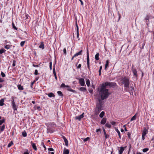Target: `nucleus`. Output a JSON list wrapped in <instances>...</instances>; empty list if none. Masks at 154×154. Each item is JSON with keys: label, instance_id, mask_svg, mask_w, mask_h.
<instances>
[{"label": "nucleus", "instance_id": "nucleus-63", "mask_svg": "<svg viewBox=\"0 0 154 154\" xmlns=\"http://www.w3.org/2000/svg\"><path fill=\"white\" fill-rule=\"evenodd\" d=\"M77 37L78 38L79 37V33L78 32H77Z\"/></svg>", "mask_w": 154, "mask_h": 154}, {"label": "nucleus", "instance_id": "nucleus-14", "mask_svg": "<svg viewBox=\"0 0 154 154\" xmlns=\"http://www.w3.org/2000/svg\"><path fill=\"white\" fill-rule=\"evenodd\" d=\"M31 144L32 145V148L35 150L36 151L37 150V148L35 143H33L32 142V141H31Z\"/></svg>", "mask_w": 154, "mask_h": 154}, {"label": "nucleus", "instance_id": "nucleus-28", "mask_svg": "<svg viewBox=\"0 0 154 154\" xmlns=\"http://www.w3.org/2000/svg\"><path fill=\"white\" fill-rule=\"evenodd\" d=\"M105 114V112H104L103 111H102V112L100 113V115H99V116L101 118H102L104 115Z\"/></svg>", "mask_w": 154, "mask_h": 154}, {"label": "nucleus", "instance_id": "nucleus-56", "mask_svg": "<svg viewBox=\"0 0 154 154\" xmlns=\"http://www.w3.org/2000/svg\"><path fill=\"white\" fill-rule=\"evenodd\" d=\"M48 150L51 151H53L54 150V149L52 148H48Z\"/></svg>", "mask_w": 154, "mask_h": 154}, {"label": "nucleus", "instance_id": "nucleus-20", "mask_svg": "<svg viewBox=\"0 0 154 154\" xmlns=\"http://www.w3.org/2000/svg\"><path fill=\"white\" fill-rule=\"evenodd\" d=\"M17 87L18 89L20 90H23L24 88L23 87L20 85H18Z\"/></svg>", "mask_w": 154, "mask_h": 154}, {"label": "nucleus", "instance_id": "nucleus-37", "mask_svg": "<svg viewBox=\"0 0 154 154\" xmlns=\"http://www.w3.org/2000/svg\"><path fill=\"white\" fill-rule=\"evenodd\" d=\"M6 51L3 48H2L0 50V54H2L4 51Z\"/></svg>", "mask_w": 154, "mask_h": 154}, {"label": "nucleus", "instance_id": "nucleus-48", "mask_svg": "<svg viewBox=\"0 0 154 154\" xmlns=\"http://www.w3.org/2000/svg\"><path fill=\"white\" fill-rule=\"evenodd\" d=\"M1 75H2V77H5V74L2 72H1Z\"/></svg>", "mask_w": 154, "mask_h": 154}, {"label": "nucleus", "instance_id": "nucleus-64", "mask_svg": "<svg viewBox=\"0 0 154 154\" xmlns=\"http://www.w3.org/2000/svg\"><path fill=\"white\" fill-rule=\"evenodd\" d=\"M79 1H80V2L81 3V4L82 5H83V2L82 1V0H79Z\"/></svg>", "mask_w": 154, "mask_h": 154}, {"label": "nucleus", "instance_id": "nucleus-50", "mask_svg": "<svg viewBox=\"0 0 154 154\" xmlns=\"http://www.w3.org/2000/svg\"><path fill=\"white\" fill-rule=\"evenodd\" d=\"M50 65H49V67H50V70H51L52 69V62H51L50 63Z\"/></svg>", "mask_w": 154, "mask_h": 154}, {"label": "nucleus", "instance_id": "nucleus-40", "mask_svg": "<svg viewBox=\"0 0 154 154\" xmlns=\"http://www.w3.org/2000/svg\"><path fill=\"white\" fill-rule=\"evenodd\" d=\"M149 150V149L148 148H146L144 149L143 150V152H145Z\"/></svg>", "mask_w": 154, "mask_h": 154}, {"label": "nucleus", "instance_id": "nucleus-15", "mask_svg": "<svg viewBox=\"0 0 154 154\" xmlns=\"http://www.w3.org/2000/svg\"><path fill=\"white\" fill-rule=\"evenodd\" d=\"M106 118H103L101 121L100 123L101 124L104 125L106 122Z\"/></svg>", "mask_w": 154, "mask_h": 154}, {"label": "nucleus", "instance_id": "nucleus-36", "mask_svg": "<svg viewBox=\"0 0 154 154\" xmlns=\"http://www.w3.org/2000/svg\"><path fill=\"white\" fill-rule=\"evenodd\" d=\"M13 144V143L12 141H11L10 143H9L8 145V147H10L11 145Z\"/></svg>", "mask_w": 154, "mask_h": 154}, {"label": "nucleus", "instance_id": "nucleus-27", "mask_svg": "<svg viewBox=\"0 0 154 154\" xmlns=\"http://www.w3.org/2000/svg\"><path fill=\"white\" fill-rule=\"evenodd\" d=\"M106 63L105 64V69H106V68L108 67L109 65V60H106Z\"/></svg>", "mask_w": 154, "mask_h": 154}, {"label": "nucleus", "instance_id": "nucleus-44", "mask_svg": "<svg viewBox=\"0 0 154 154\" xmlns=\"http://www.w3.org/2000/svg\"><path fill=\"white\" fill-rule=\"evenodd\" d=\"M5 125H3L2 127H1V130L2 131H4V130L5 129Z\"/></svg>", "mask_w": 154, "mask_h": 154}, {"label": "nucleus", "instance_id": "nucleus-53", "mask_svg": "<svg viewBox=\"0 0 154 154\" xmlns=\"http://www.w3.org/2000/svg\"><path fill=\"white\" fill-rule=\"evenodd\" d=\"M53 73L54 75L56 74V72H55V68L54 67L53 68Z\"/></svg>", "mask_w": 154, "mask_h": 154}, {"label": "nucleus", "instance_id": "nucleus-17", "mask_svg": "<svg viewBox=\"0 0 154 154\" xmlns=\"http://www.w3.org/2000/svg\"><path fill=\"white\" fill-rule=\"evenodd\" d=\"M39 47L42 49H43L44 48V45L43 42L41 43L40 45L39 46Z\"/></svg>", "mask_w": 154, "mask_h": 154}, {"label": "nucleus", "instance_id": "nucleus-9", "mask_svg": "<svg viewBox=\"0 0 154 154\" xmlns=\"http://www.w3.org/2000/svg\"><path fill=\"white\" fill-rule=\"evenodd\" d=\"M79 80L80 85L82 86H84L85 85L84 79L83 78H80L79 79Z\"/></svg>", "mask_w": 154, "mask_h": 154}, {"label": "nucleus", "instance_id": "nucleus-32", "mask_svg": "<svg viewBox=\"0 0 154 154\" xmlns=\"http://www.w3.org/2000/svg\"><path fill=\"white\" fill-rule=\"evenodd\" d=\"M102 68V66H101L100 67V69L99 70V75H100L101 74V71Z\"/></svg>", "mask_w": 154, "mask_h": 154}, {"label": "nucleus", "instance_id": "nucleus-2", "mask_svg": "<svg viewBox=\"0 0 154 154\" xmlns=\"http://www.w3.org/2000/svg\"><path fill=\"white\" fill-rule=\"evenodd\" d=\"M122 83L123 84H124V87L128 88H129L130 82L129 78L126 77H124L122 78L121 79Z\"/></svg>", "mask_w": 154, "mask_h": 154}, {"label": "nucleus", "instance_id": "nucleus-51", "mask_svg": "<svg viewBox=\"0 0 154 154\" xmlns=\"http://www.w3.org/2000/svg\"><path fill=\"white\" fill-rule=\"evenodd\" d=\"M34 74L35 75H37L38 74V70L37 69H35V71Z\"/></svg>", "mask_w": 154, "mask_h": 154}, {"label": "nucleus", "instance_id": "nucleus-55", "mask_svg": "<svg viewBox=\"0 0 154 154\" xmlns=\"http://www.w3.org/2000/svg\"><path fill=\"white\" fill-rule=\"evenodd\" d=\"M35 82V81H34L33 82H32L31 83V85H30V87H31V88H32V86H33V84H34V82Z\"/></svg>", "mask_w": 154, "mask_h": 154}, {"label": "nucleus", "instance_id": "nucleus-47", "mask_svg": "<svg viewBox=\"0 0 154 154\" xmlns=\"http://www.w3.org/2000/svg\"><path fill=\"white\" fill-rule=\"evenodd\" d=\"M66 85L64 83H62V84L61 85V87H62V88H65V87H66Z\"/></svg>", "mask_w": 154, "mask_h": 154}, {"label": "nucleus", "instance_id": "nucleus-38", "mask_svg": "<svg viewBox=\"0 0 154 154\" xmlns=\"http://www.w3.org/2000/svg\"><path fill=\"white\" fill-rule=\"evenodd\" d=\"M105 126L106 127H107L109 128H110V127H111V125L108 123H107L106 124Z\"/></svg>", "mask_w": 154, "mask_h": 154}, {"label": "nucleus", "instance_id": "nucleus-57", "mask_svg": "<svg viewBox=\"0 0 154 154\" xmlns=\"http://www.w3.org/2000/svg\"><path fill=\"white\" fill-rule=\"evenodd\" d=\"M81 66V64H79L78 66L77 67V68L78 69H80Z\"/></svg>", "mask_w": 154, "mask_h": 154}, {"label": "nucleus", "instance_id": "nucleus-26", "mask_svg": "<svg viewBox=\"0 0 154 154\" xmlns=\"http://www.w3.org/2000/svg\"><path fill=\"white\" fill-rule=\"evenodd\" d=\"M79 90L80 91L83 92H85L86 90V88L84 87H81Z\"/></svg>", "mask_w": 154, "mask_h": 154}, {"label": "nucleus", "instance_id": "nucleus-25", "mask_svg": "<svg viewBox=\"0 0 154 154\" xmlns=\"http://www.w3.org/2000/svg\"><path fill=\"white\" fill-rule=\"evenodd\" d=\"M86 83L87 85L89 87L90 85V82L89 80L88 79H86Z\"/></svg>", "mask_w": 154, "mask_h": 154}, {"label": "nucleus", "instance_id": "nucleus-7", "mask_svg": "<svg viewBox=\"0 0 154 154\" xmlns=\"http://www.w3.org/2000/svg\"><path fill=\"white\" fill-rule=\"evenodd\" d=\"M131 70L133 73L134 75L137 77V74L136 69L135 68H134L133 66Z\"/></svg>", "mask_w": 154, "mask_h": 154}, {"label": "nucleus", "instance_id": "nucleus-59", "mask_svg": "<svg viewBox=\"0 0 154 154\" xmlns=\"http://www.w3.org/2000/svg\"><path fill=\"white\" fill-rule=\"evenodd\" d=\"M4 81V80L2 79V78L0 77V83Z\"/></svg>", "mask_w": 154, "mask_h": 154}, {"label": "nucleus", "instance_id": "nucleus-8", "mask_svg": "<svg viewBox=\"0 0 154 154\" xmlns=\"http://www.w3.org/2000/svg\"><path fill=\"white\" fill-rule=\"evenodd\" d=\"M14 97H12V107L14 110H17V108L16 107V105L14 102Z\"/></svg>", "mask_w": 154, "mask_h": 154}, {"label": "nucleus", "instance_id": "nucleus-1", "mask_svg": "<svg viewBox=\"0 0 154 154\" xmlns=\"http://www.w3.org/2000/svg\"><path fill=\"white\" fill-rule=\"evenodd\" d=\"M98 90L102 99H106L110 94L108 91V89L105 88L103 85H101L100 89H99L98 88Z\"/></svg>", "mask_w": 154, "mask_h": 154}, {"label": "nucleus", "instance_id": "nucleus-49", "mask_svg": "<svg viewBox=\"0 0 154 154\" xmlns=\"http://www.w3.org/2000/svg\"><path fill=\"white\" fill-rule=\"evenodd\" d=\"M12 26L13 28L14 29L17 30V28L15 26L14 24L13 23H12Z\"/></svg>", "mask_w": 154, "mask_h": 154}, {"label": "nucleus", "instance_id": "nucleus-45", "mask_svg": "<svg viewBox=\"0 0 154 154\" xmlns=\"http://www.w3.org/2000/svg\"><path fill=\"white\" fill-rule=\"evenodd\" d=\"M10 45H7L5 47V48L7 49H8L10 48Z\"/></svg>", "mask_w": 154, "mask_h": 154}, {"label": "nucleus", "instance_id": "nucleus-12", "mask_svg": "<svg viewBox=\"0 0 154 154\" xmlns=\"http://www.w3.org/2000/svg\"><path fill=\"white\" fill-rule=\"evenodd\" d=\"M66 88L67 89V90H68L69 91H71V92H73L76 93L75 91V90H72L71 88L70 87V86H69L66 85Z\"/></svg>", "mask_w": 154, "mask_h": 154}, {"label": "nucleus", "instance_id": "nucleus-18", "mask_svg": "<svg viewBox=\"0 0 154 154\" xmlns=\"http://www.w3.org/2000/svg\"><path fill=\"white\" fill-rule=\"evenodd\" d=\"M137 113H136L131 118V121H132L136 120V115Z\"/></svg>", "mask_w": 154, "mask_h": 154}, {"label": "nucleus", "instance_id": "nucleus-42", "mask_svg": "<svg viewBox=\"0 0 154 154\" xmlns=\"http://www.w3.org/2000/svg\"><path fill=\"white\" fill-rule=\"evenodd\" d=\"M89 139H90V138L89 137H86V138L84 139L83 140V141L84 142H85L88 141V140Z\"/></svg>", "mask_w": 154, "mask_h": 154}, {"label": "nucleus", "instance_id": "nucleus-43", "mask_svg": "<svg viewBox=\"0 0 154 154\" xmlns=\"http://www.w3.org/2000/svg\"><path fill=\"white\" fill-rule=\"evenodd\" d=\"M104 134L106 139L109 137V135H107L106 134V133H104Z\"/></svg>", "mask_w": 154, "mask_h": 154}, {"label": "nucleus", "instance_id": "nucleus-11", "mask_svg": "<svg viewBox=\"0 0 154 154\" xmlns=\"http://www.w3.org/2000/svg\"><path fill=\"white\" fill-rule=\"evenodd\" d=\"M84 114V113H83L80 116H76L75 117V119L76 120H78L79 121L83 117Z\"/></svg>", "mask_w": 154, "mask_h": 154}, {"label": "nucleus", "instance_id": "nucleus-5", "mask_svg": "<svg viewBox=\"0 0 154 154\" xmlns=\"http://www.w3.org/2000/svg\"><path fill=\"white\" fill-rule=\"evenodd\" d=\"M147 133L148 130L145 128L142 133V138L143 140H144L145 139V136Z\"/></svg>", "mask_w": 154, "mask_h": 154}, {"label": "nucleus", "instance_id": "nucleus-3", "mask_svg": "<svg viewBox=\"0 0 154 154\" xmlns=\"http://www.w3.org/2000/svg\"><path fill=\"white\" fill-rule=\"evenodd\" d=\"M101 85H103V86H104L106 88H107V86H109L110 87H115L117 85L116 83L113 82H106L102 84Z\"/></svg>", "mask_w": 154, "mask_h": 154}, {"label": "nucleus", "instance_id": "nucleus-33", "mask_svg": "<svg viewBox=\"0 0 154 154\" xmlns=\"http://www.w3.org/2000/svg\"><path fill=\"white\" fill-rule=\"evenodd\" d=\"M5 120L4 119H3L1 120H0V125H2V123L5 122Z\"/></svg>", "mask_w": 154, "mask_h": 154}, {"label": "nucleus", "instance_id": "nucleus-30", "mask_svg": "<svg viewBox=\"0 0 154 154\" xmlns=\"http://www.w3.org/2000/svg\"><path fill=\"white\" fill-rule=\"evenodd\" d=\"M150 17V15H146V16L145 18V20H149Z\"/></svg>", "mask_w": 154, "mask_h": 154}, {"label": "nucleus", "instance_id": "nucleus-16", "mask_svg": "<svg viewBox=\"0 0 154 154\" xmlns=\"http://www.w3.org/2000/svg\"><path fill=\"white\" fill-rule=\"evenodd\" d=\"M69 151L68 149H64L63 150V154H69Z\"/></svg>", "mask_w": 154, "mask_h": 154}, {"label": "nucleus", "instance_id": "nucleus-23", "mask_svg": "<svg viewBox=\"0 0 154 154\" xmlns=\"http://www.w3.org/2000/svg\"><path fill=\"white\" fill-rule=\"evenodd\" d=\"M47 132L48 133H53V130L49 128V127H48L47 128Z\"/></svg>", "mask_w": 154, "mask_h": 154}, {"label": "nucleus", "instance_id": "nucleus-41", "mask_svg": "<svg viewBox=\"0 0 154 154\" xmlns=\"http://www.w3.org/2000/svg\"><path fill=\"white\" fill-rule=\"evenodd\" d=\"M41 145L43 146L44 148H45V150L46 149V148L45 146V145L44 143L43 142H42L41 143Z\"/></svg>", "mask_w": 154, "mask_h": 154}, {"label": "nucleus", "instance_id": "nucleus-61", "mask_svg": "<svg viewBox=\"0 0 154 154\" xmlns=\"http://www.w3.org/2000/svg\"><path fill=\"white\" fill-rule=\"evenodd\" d=\"M38 66H39V65H35L34 64H33V66L34 67H38Z\"/></svg>", "mask_w": 154, "mask_h": 154}, {"label": "nucleus", "instance_id": "nucleus-54", "mask_svg": "<svg viewBox=\"0 0 154 154\" xmlns=\"http://www.w3.org/2000/svg\"><path fill=\"white\" fill-rule=\"evenodd\" d=\"M131 134L129 132H128L127 133V135L128 136V137L129 138H130L131 137Z\"/></svg>", "mask_w": 154, "mask_h": 154}, {"label": "nucleus", "instance_id": "nucleus-39", "mask_svg": "<svg viewBox=\"0 0 154 154\" xmlns=\"http://www.w3.org/2000/svg\"><path fill=\"white\" fill-rule=\"evenodd\" d=\"M116 131L118 133V135H119L120 138H121V136H120V133L119 131L118 130V129H117L116 130Z\"/></svg>", "mask_w": 154, "mask_h": 154}, {"label": "nucleus", "instance_id": "nucleus-46", "mask_svg": "<svg viewBox=\"0 0 154 154\" xmlns=\"http://www.w3.org/2000/svg\"><path fill=\"white\" fill-rule=\"evenodd\" d=\"M25 41H22L20 43V45L23 47V46L24 44L25 43Z\"/></svg>", "mask_w": 154, "mask_h": 154}, {"label": "nucleus", "instance_id": "nucleus-24", "mask_svg": "<svg viewBox=\"0 0 154 154\" xmlns=\"http://www.w3.org/2000/svg\"><path fill=\"white\" fill-rule=\"evenodd\" d=\"M4 100L3 99H2L0 100V106H2L4 105Z\"/></svg>", "mask_w": 154, "mask_h": 154}, {"label": "nucleus", "instance_id": "nucleus-13", "mask_svg": "<svg viewBox=\"0 0 154 154\" xmlns=\"http://www.w3.org/2000/svg\"><path fill=\"white\" fill-rule=\"evenodd\" d=\"M126 147V146L124 147H120V149L119 150V154H122L123 153V151H124V149Z\"/></svg>", "mask_w": 154, "mask_h": 154}, {"label": "nucleus", "instance_id": "nucleus-34", "mask_svg": "<svg viewBox=\"0 0 154 154\" xmlns=\"http://www.w3.org/2000/svg\"><path fill=\"white\" fill-rule=\"evenodd\" d=\"M64 141L65 144L66 146H68V142L67 140V139H65Z\"/></svg>", "mask_w": 154, "mask_h": 154}, {"label": "nucleus", "instance_id": "nucleus-19", "mask_svg": "<svg viewBox=\"0 0 154 154\" xmlns=\"http://www.w3.org/2000/svg\"><path fill=\"white\" fill-rule=\"evenodd\" d=\"M82 50H81L78 53H77L75 54H74V57H76V56H78L79 55L82 54Z\"/></svg>", "mask_w": 154, "mask_h": 154}, {"label": "nucleus", "instance_id": "nucleus-22", "mask_svg": "<svg viewBox=\"0 0 154 154\" xmlns=\"http://www.w3.org/2000/svg\"><path fill=\"white\" fill-rule=\"evenodd\" d=\"M99 53H97L95 55V58L96 60H99Z\"/></svg>", "mask_w": 154, "mask_h": 154}, {"label": "nucleus", "instance_id": "nucleus-6", "mask_svg": "<svg viewBox=\"0 0 154 154\" xmlns=\"http://www.w3.org/2000/svg\"><path fill=\"white\" fill-rule=\"evenodd\" d=\"M87 67H88V69H89V70H90V66H89V54L88 50V48H87Z\"/></svg>", "mask_w": 154, "mask_h": 154}, {"label": "nucleus", "instance_id": "nucleus-29", "mask_svg": "<svg viewBox=\"0 0 154 154\" xmlns=\"http://www.w3.org/2000/svg\"><path fill=\"white\" fill-rule=\"evenodd\" d=\"M130 91H131V92H132V93H133V92L134 91V89L133 88V86H131L129 88Z\"/></svg>", "mask_w": 154, "mask_h": 154}, {"label": "nucleus", "instance_id": "nucleus-10", "mask_svg": "<svg viewBox=\"0 0 154 154\" xmlns=\"http://www.w3.org/2000/svg\"><path fill=\"white\" fill-rule=\"evenodd\" d=\"M104 99H102L101 98L98 99V103H97L96 106H100V107H102V100Z\"/></svg>", "mask_w": 154, "mask_h": 154}, {"label": "nucleus", "instance_id": "nucleus-31", "mask_svg": "<svg viewBox=\"0 0 154 154\" xmlns=\"http://www.w3.org/2000/svg\"><path fill=\"white\" fill-rule=\"evenodd\" d=\"M22 135L24 137H26L27 136V133L25 131L22 132Z\"/></svg>", "mask_w": 154, "mask_h": 154}, {"label": "nucleus", "instance_id": "nucleus-58", "mask_svg": "<svg viewBox=\"0 0 154 154\" xmlns=\"http://www.w3.org/2000/svg\"><path fill=\"white\" fill-rule=\"evenodd\" d=\"M63 53L66 55V48H64L63 49Z\"/></svg>", "mask_w": 154, "mask_h": 154}, {"label": "nucleus", "instance_id": "nucleus-62", "mask_svg": "<svg viewBox=\"0 0 154 154\" xmlns=\"http://www.w3.org/2000/svg\"><path fill=\"white\" fill-rule=\"evenodd\" d=\"M101 131V129L100 128H99L98 129H97L96 130V132H98L99 131Z\"/></svg>", "mask_w": 154, "mask_h": 154}, {"label": "nucleus", "instance_id": "nucleus-52", "mask_svg": "<svg viewBox=\"0 0 154 154\" xmlns=\"http://www.w3.org/2000/svg\"><path fill=\"white\" fill-rule=\"evenodd\" d=\"M16 63V61L15 60H14L13 61V64H12V66H15V63Z\"/></svg>", "mask_w": 154, "mask_h": 154}, {"label": "nucleus", "instance_id": "nucleus-21", "mask_svg": "<svg viewBox=\"0 0 154 154\" xmlns=\"http://www.w3.org/2000/svg\"><path fill=\"white\" fill-rule=\"evenodd\" d=\"M48 96L50 97H55V95L54 94L52 93H50L48 94Z\"/></svg>", "mask_w": 154, "mask_h": 154}, {"label": "nucleus", "instance_id": "nucleus-4", "mask_svg": "<svg viewBox=\"0 0 154 154\" xmlns=\"http://www.w3.org/2000/svg\"><path fill=\"white\" fill-rule=\"evenodd\" d=\"M102 107L100 106H96L95 110L94 111V115H97L102 110Z\"/></svg>", "mask_w": 154, "mask_h": 154}, {"label": "nucleus", "instance_id": "nucleus-35", "mask_svg": "<svg viewBox=\"0 0 154 154\" xmlns=\"http://www.w3.org/2000/svg\"><path fill=\"white\" fill-rule=\"evenodd\" d=\"M57 94L59 96H60L62 97L63 96V94H62V92L60 91H58Z\"/></svg>", "mask_w": 154, "mask_h": 154}, {"label": "nucleus", "instance_id": "nucleus-60", "mask_svg": "<svg viewBox=\"0 0 154 154\" xmlns=\"http://www.w3.org/2000/svg\"><path fill=\"white\" fill-rule=\"evenodd\" d=\"M116 123V122H114V121L112 122H111V124L113 125H115Z\"/></svg>", "mask_w": 154, "mask_h": 154}]
</instances>
